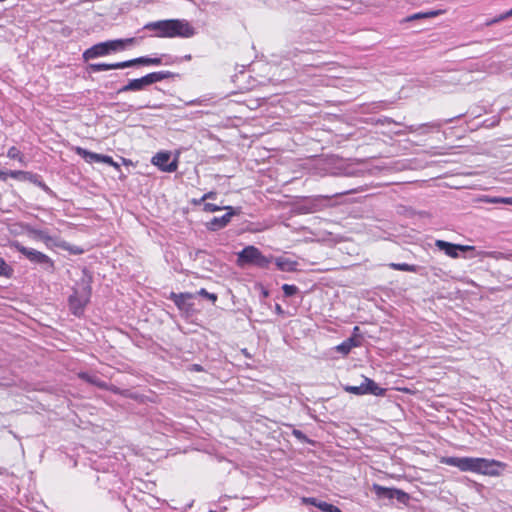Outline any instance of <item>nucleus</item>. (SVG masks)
Returning a JSON list of instances; mask_svg holds the SVG:
<instances>
[{
  "instance_id": "nucleus-1",
  "label": "nucleus",
  "mask_w": 512,
  "mask_h": 512,
  "mask_svg": "<svg viewBox=\"0 0 512 512\" xmlns=\"http://www.w3.org/2000/svg\"><path fill=\"white\" fill-rule=\"evenodd\" d=\"M442 463L457 467L463 472H473L488 476L499 474L502 463L493 459L478 457H444Z\"/></svg>"
},
{
  "instance_id": "nucleus-2",
  "label": "nucleus",
  "mask_w": 512,
  "mask_h": 512,
  "mask_svg": "<svg viewBox=\"0 0 512 512\" xmlns=\"http://www.w3.org/2000/svg\"><path fill=\"white\" fill-rule=\"evenodd\" d=\"M144 29L154 31L155 36L161 38H189L195 35L194 27L185 19H169L150 22L144 26Z\"/></svg>"
},
{
  "instance_id": "nucleus-3",
  "label": "nucleus",
  "mask_w": 512,
  "mask_h": 512,
  "mask_svg": "<svg viewBox=\"0 0 512 512\" xmlns=\"http://www.w3.org/2000/svg\"><path fill=\"white\" fill-rule=\"evenodd\" d=\"M135 41L134 38H127V39H116V40H109L106 42H101L93 45L92 47L86 49L83 52V59L85 61H89L91 59H95L97 57H103L107 56L113 52L122 51L124 50L128 45L133 44Z\"/></svg>"
},
{
  "instance_id": "nucleus-4",
  "label": "nucleus",
  "mask_w": 512,
  "mask_h": 512,
  "mask_svg": "<svg viewBox=\"0 0 512 512\" xmlns=\"http://www.w3.org/2000/svg\"><path fill=\"white\" fill-rule=\"evenodd\" d=\"M90 278L83 277L73 289L69 296V308L75 316H80L84 312L85 306L91 297Z\"/></svg>"
},
{
  "instance_id": "nucleus-5",
  "label": "nucleus",
  "mask_w": 512,
  "mask_h": 512,
  "mask_svg": "<svg viewBox=\"0 0 512 512\" xmlns=\"http://www.w3.org/2000/svg\"><path fill=\"white\" fill-rule=\"evenodd\" d=\"M237 263L239 266L249 264L266 268L270 263V259L264 256L257 247L250 245L237 253Z\"/></svg>"
},
{
  "instance_id": "nucleus-6",
  "label": "nucleus",
  "mask_w": 512,
  "mask_h": 512,
  "mask_svg": "<svg viewBox=\"0 0 512 512\" xmlns=\"http://www.w3.org/2000/svg\"><path fill=\"white\" fill-rule=\"evenodd\" d=\"M13 246L16 248L18 252L24 255L30 262L40 265L43 269L47 271H52L54 268V263L49 256L46 254L35 250L33 248H27L20 244L19 242L13 243Z\"/></svg>"
},
{
  "instance_id": "nucleus-7",
  "label": "nucleus",
  "mask_w": 512,
  "mask_h": 512,
  "mask_svg": "<svg viewBox=\"0 0 512 512\" xmlns=\"http://www.w3.org/2000/svg\"><path fill=\"white\" fill-rule=\"evenodd\" d=\"M330 199L331 197L322 195L306 197L298 204L297 208L301 213L319 212L330 206Z\"/></svg>"
},
{
  "instance_id": "nucleus-8",
  "label": "nucleus",
  "mask_w": 512,
  "mask_h": 512,
  "mask_svg": "<svg viewBox=\"0 0 512 512\" xmlns=\"http://www.w3.org/2000/svg\"><path fill=\"white\" fill-rule=\"evenodd\" d=\"M372 490L378 499H396L399 503H406L409 500V495L403 490L397 488H388L379 484H373Z\"/></svg>"
},
{
  "instance_id": "nucleus-9",
  "label": "nucleus",
  "mask_w": 512,
  "mask_h": 512,
  "mask_svg": "<svg viewBox=\"0 0 512 512\" xmlns=\"http://www.w3.org/2000/svg\"><path fill=\"white\" fill-rule=\"evenodd\" d=\"M435 246L451 258H458L459 251L465 252L474 249L473 246L453 244L444 240H436Z\"/></svg>"
},
{
  "instance_id": "nucleus-10",
  "label": "nucleus",
  "mask_w": 512,
  "mask_h": 512,
  "mask_svg": "<svg viewBox=\"0 0 512 512\" xmlns=\"http://www.w3.org/2000/svg\"><path fill=\"white\" fill-rule=\"evenodd\" d=\"M171 154L169 152H159L152 158V163L165 172H174L177 169V162L170 161Z\"/></svg>"
},
{
  "instance_id": "nucleus-11",
  "label": "nucleus",
  "mask_w": 512,
  "mask_h": 512,
  "mask_svg": "<svg viewBox=\"0 0 512 512\" xmlns=\"http://www.w3.org/2000/svg\"><path fill=\"white\" fill-rule=\"evenodd\" d=\"M227 213L221 217H214L210 222L207 223L208 229L215 231L221 228H224L231 220L232 216L235 214V211L231 206L225 207Z\"/></svg>"
},
{
  "instance_id": "nucleus-12",
  "label": "nucleus",
  "mask_w": 512,
  "mask_h": 512,
  "mask_svg": "<svg viewBox=\"0 0 512 512\" xmlns=\"http://www.w3.org/2000/svg\"><path fill=\"white\" fill-rule=\"evenodd\" d=\"M128 68L127 61L123 62H117V63H92L89 64L88 70L91 72H100V71H108V70H115V69H124Z\"/></svg>"
},
{
  "instance_id": "nucleus-13",
  "label": "nucleus",
  "mask_w": 512,
  "mask_h": 512,
  "mask_svg": "<svg viewBox=\"0 0 512 512\" xmlns=\"http://www.w3.org/2000/svg\"><path fill=\"white\" fill-rule=\"evenodd\" d=\"M192 297L193 296L191 293L172 292L170 294L169 299L172 300L179 309L188 310L190 305L187 303V301L190 300Z\"/></svg>"
},
{
  "instance_id": "nucleus-14",
  "label": "nucleus",
  "mask_w": 512,
  "mask_h": 512,
  "mask_svg": "<svg viewBox=\"0 0 512 512\" xmlns=\"http://www.w3.org/2000/svg\"><path fill=\"white\" fill-rule=\"evenodd\" d=\"M128 67H133L137 65H154L158 66L162 64V57L151 58L148 56H142L138 58H134L131 60H127Z\"/></svg>"
},
{
  "instance_id": "nucleus-15",
  "label": "nucleus",
  "mask_w": 512,
  "mask_h": 512,
  "mask_svg": "<svg viewBox=\"0 0 512 512\" xmlns=\"http://www.w3.org/2000/svg\"><path fill=\"white\" fill-rule=\"evenodd\" d=\"M173 77V73L170 71H158V72H152L145 76H143L145 84L147 86L152 85L154 83L160 82L164 79H168Z\"/></svg>"
},
{
  "instance_id": "nucleus-16",
  "label": "nucleus",
  "mask_w": 512,
  "mask_h": 512,
  "mask_svg": "<svg viewBox=\"0 0 512 512\" xmlns=\"http://www.w3.org/2000/svg\"><path fill=\"white\" fill-rule=\"evenodd\" d=\"M147 85L145 84L144 78H137L129 80L126 85L121 87L118 90V93H125V92H131V91H141L145 89Z\"/></svg>"
},
{
  "instance_id": "nucleus-17",
  "label": "nucleus",
  "mask_w": 512,
  "mask_h": 512,
  "mask_svg": "<svg viewBox=\"0 0 512 512\" xmlns=\"http://www.w3.org/2000/svg\"><path fill=\"white\" fill-rule=\"evenodd\" d=\"M365 394H372L375 396H383L386 392V389L380 387L377 383H375L372 379L368 377H364L363 379Z\"/></svg>"
},
{
  "instance_id": "nucleus-18",
  "label": "nucleus",
  "mask_w": 512,
  "mask_h": 512,
  "mask_svg": "<svg viewBox=\"0 0 512 512\" xmlns=\"http://www.w3.org/2000/svg\"><path fill=\"white\" fill-rule=\"evenodd\" d=\"M277 268L284 272H294L297 270L298 263L286 257H277L275 259Z\"/></svg>"
},
{
  "instance_id": "nucleus-19",
  "label": "nucleus",
  "mask_w": 512,
  "mask_h": 512,
  "mask_svg": "<svg viewBox=\"0 0 512 512\" xmlns=\"http://www.w3.org/2000/svg\"><path fill=\"white\" fill-rule=\"evenodd\" d=\"M359 345H360L359 340H357L355 337H350V338L346 339L345 341H343L341 344L337 345L335 349L337 352H339L343 355H347L350 353L352 348L357 347Z\"/></svg>"
},
{
  "instance_id": "nucleus-20",
  "label": "nucleus",
  "mask_w": 512,
  "mask_h": 512,
  "mask_svg": "<svg viewBox=\"0 0 512 512\" xmlns=\"http://www.w3.org/2000/svg\"><path fill=\"white\" fill-rule=\"evenodd\" d=\"M74 151L89 164L100 162L101 154L90 152L82 147H75Z\"/></svg>"
},
{
  "instance_id": "nucleus-21",
  "label": "nucleus",
  "mask_w": 512,
  "mask_h": 512,
  "mask_svg": "<svg viewBox=\"0 0 512 512\" xmlns=\"http://www.w3.org/2000/svg\"><path fill=\"white\" fill-rule=\"evenodd\" d=\"M304 501L316 506L323 512H333L334 509L336 508V506H334L330 503L322 502V501L318 502L315 498H304Z\"/></svg>"
},
{
  "instance_id": "nucleus-22",
  "label": "nucleus",
  "mask_w": 512,
  "mask_h": 512,
  "mask_svg": "<svg viewBox=\"0 0 512 512\" xmlns=\"http://www.w3.org/2000/svg\"><path fill=\"white\" fill-rule=\"evenodd\" d=\"M482 202L491 203V204H506L512 205V197H491V196H483L481 198Z\"/></svg>"
},
{
  "instance_id": "nucleus-23",
  "label": "nucleus",
  "mask_w": 512,
  "mask_h": 512,
  "mask_svg": "<svg viewBox=\"0 0 512 512\" xmlns=\"http://www.w3.org/2000/svg\"><path fill=\"white\" fill-rule=\"evenodd\" d=\"M14 274V269L2 257H0V277L11 278Z\"/></svg>"
},
{
  "instance_id": "nucleus-24",
  "label": "nucleus",
  "mask_w": 512,
  "mask_h": 512,
  "mask_svg": "<svg viewBox=\"0 0 512 512\" xmlns=\"http://www.w3.org/2000/svg\"><path fill=\"white\" fill-rule=\"evenodd\" d=\"M80 378L84 379L85 381L91 383V384H94L100 388H106L107 385L105 382L101 381L98 377L96 376H92V375H89L87 373H81L80 375Z\"/></svg>"
},
{
  "instance_id": "nucleus-25",
  "label": "nucleus",
  "mask_w": 512,
  "mask_h": 512,
  "mask_svg": "<svg viewBox=\"0 0 512 512\" xmlns=\"http://www.w3.org/2000/svg\"><path fill=\"white\" fill-rule=\"evenodd\" d=\"M6 173H7V177L9 176L13 179H20V180H24V179L32 180V178L35 177V175H33L29 172H25V171H9Z\"/></svg>"
},
{
  "instance_id": "nucleus-26",
  "label": "nucleus",
  "mask_w": 512,
  "mask_h": 512,
  "mask_svg": "<svg viewBox=\"0 0 512 512\" xmlns=\"http://www.w3.org/2000/svg\"><path fill=\"white\" fill-rule=\"evenodd\" d=\"M389 266L392 269L399 270V271H406V272H416L417 271V266L410 265L407 263H390Z\"/></svg>"
},
{
  "instance_id": "nucleus-27",
  "label": "nucleus",
  "mask_w": 512,
  "mask_h": 512,
  "mask_svg": "<svg viewBox=\"0 0 512 512\" xmlns=\"http://www.w3.org/2000/svg\"><path fill=\"white\" fill-rule=\"evenodd\" d=\"M439 14L438 11H429V12H425V13H415L409 17L406 18V21L410 22V21H414V20H417V19H421V18H432V17H435Z\"/></svg>"
},
{
  "instance_id": "nucleus-28",
  "label": "nucleus",
  "mask_w": 512,
  "mask_h": 512,
  "mask_svg": "<svg viewBox=\"0 0 512 512\" xmlns=\"http://www.w3.org/2000/svg\"><path fill=\"white\" fill-rule=\"evenodd\" d=\"M31 234L34 238L44 241L46 244L49 243L52 238L48 235V233L44 230H31Z\"/></svg>"
},
{
  "instance_id": "nucleus-29",
  "label": "nucleus",
  "mask_w": 512,
  "mask_h": 512,
  "mask_svg": "<svg viewBox=\"0 0 512 512\" xmlns=\"http://www.w3.org/2000/svg\"><path fill=\"white\" fill-rule=\"evenodd\" d=\"M344 390L354 395H365V389L363 382L359 386L346 385Z\"/></svg>"
},
{
  "instance_id": "nucleus-30",
  "label": "nucleus",
  "mask_w": 512,
  "mask_h": 512,
  "mask_svg": "<svg viewBox=\"0 0 512 512\" xmlns=\"http://www.w3.org/2000/svg\"><path fill=\"white\" fill-rule=\"evenodd\" d=\"M7 156L11 159H17L19 160L20 162L23 161V155L22 153L20 152L19 149H17L16 147H11L8 152H7Z\"/></svg>"
},
{
  "instance_id": "nucleus-31",
  "label": "nucleus",
  "mask_w": 512,
  "mask_h": 512,
  "mask_svg": "<svg viewBox=\"0 0 512 512\" xmlns=\"http://www.w3.org/2000/svg\"><path fill=\"white\" fill-rule=\"evenodd\" d=\"M282 290L286 297H291L298 292V287L295 285L284 284L282 286Z\"/></svg>"
},
{
  "instance_id": "nucleus-32",
  "label": "nucleus",
  "mask_w": 512,
  "mask_h": 512,
  "mask_svg": "<svg viewBox=\"0 0 512 512\" xmlns=\"http://www.w3.org/2000/svg\"><path fill=\"white\" fill-rule=\"evenodd\" d=\"M509 17H512V16H511V15H508V11H507V12H505V13H503V14H500L499 16H497V17H495V18H493V19H491V20L487 21V22L485 23V25H486V26H491V25H493V24H495V23H498V22H500V21H503V20H505V19H507V18H509Z\"/></svg>"
},
{
  "instance_id": "nucleus-33",
  "label": "nucleus",
  "mask_w": 512,
  "mask_h": 512,
  "mask_svg": "<svg viewBox=\"0 0 512 512\" xmlns=\"http://www.w3.org/2000/svg\"><path fill=\"white\" fill-rule=\"evenodd\" d=\"M198 294L200 296H203L209 300H211L212 302H215L217 300V295L214 294V293H209L206 289L202 288L198 291Z\"/></svg>"
},
{
  "instance_id": "nucleus-34",
  "label": "nucleus",
  "mask_w": 512,
  "mask_h": 512,
  "mask_svg": "<svg viewBox=\"0 0 512 512\" xmlns=\"http://www.w3.org/2000/svg\"><path fill=\"white\" fill-rule=\"evenodd\" d=\"M100 162H101V163L108 164V165L113 166V167H115V168H119V165H118L116 162H114V160L112 159V157L107 156V155H102V154H101Z\"/></svg>"
},
{
  "instance_id": "nucleus-35",
  "label": "nucleus",
  "mask_w": 512,
  "mask_h": 512,
  "mask_svg": "<svg viewBox=\"0 0 512 512\" xmlns=\"http://www.w3.org/2000/svg\"><path fill=\"white\" fill-rule=\"evenodd\" d=\"M221 209L222 208L220 206H217V205L212 204V203H205L204 204V210L207 211V212H216V211H219Z\"/></svg>"
},
{
  "instance_id": "nucleus-36",
  "label": "nucleus",
  "mask_w": 512,
  "mask_h": 512,
  "mask_svg": "<svg viewBox=\"0 0 512 512\" xmlns=\"http://www.w3.org/2000/svg\"><path fill=\"white\" fill-rule=\"evenodd\" d=\"M31 181H33L35 184H37L45 192H50V188L45 183H43L42 181L37 180L36 176L34 178H32Z\"/></svg>"
},
{
  "instance_id": "nucleus-37",
  "label": "nucleus",
  "mask_w": 512,
  "mask_h": 512,
  "mask_svg": "<svg viewBox=\"0 0 512 512\" xmlns=\"http://www.w3.org/2000/svg\"><path fill=\"white\" fill-rule=\"evenodd\" d=\"M216 196L215 192H208L203 195V197L200 199L199 203L202 201H205L206 199H213Z\"/></svg>"
},
{
  "instance_id": "nucleus-38",
  "label": "nucleus",
  "mask_w": 512,
  "mask_h": 512,
  "mask_svg": "<svg viewBox=\"0 0 512 512\" xmlns=\"http://www.w3.org/2000/svg\"><path fill=\"white\" fill-rule=\"evenodd\" d=\"M501 257L503 259H506V260H511L512 259V254H501Z\"/></svg>"
},
{
  "instance_id": "nucleus-39",
  "label": "nucleus",
  "mask_w": 512,
  "mask_h": 512,
  "mask_svg": "<svg viewBox=\"0 0 512 512\" xmlns=\"http://www.w3.org/2000/svg\"><path fill=\"white\" fill-rule=\"evenodd\" d=\"M0 179L6 180L7 179V173L4 171H0Z\"/></svg>"
},
{
  "instance_id": "nucleus-40",
  "label": "nucleus",
  "mask_w": 512,
  "mask_h": 512,
  "mask_svg": "<svg viewBox=\"0 0 512 512\" xmlns=\"http://www.w3.org/2000/svg\"><path fill=\"white\" fill-rule=\"evenodd\" d=\"M294 435L297 437V438H301L303 436L302 432L301 431H298V430H294Z\"/></svg>"
},
{
  "instance_id": "nucleus-41",
  "label": "nucleus",
  "mask_w": 512,
  "mask_h": 512,
  "mask_svg": "<svg viewBox=\"0 0 512 512\" xmlns=\"http://www.w3.org/2000/svg\"><path fill=\"white\" fill-rule=\"evenodd\" d=\"M192 367H193V370H195V371H201L202 370L201 366L198 365V364H194Z\"/></svg>"
},
{
  "instance_id": "nucleus-42",
  "label": "nucleus",
  "mask_w": 512,
  "mask_h": 512,
  "mask_svg": "<svg viewBox=\"0 0 512 512\" xmlns=\"http://www.w3.org/2000/svg\"><path fill=\"white\" fill-rule=\"evenodd\" d=\"M276 310H277V312H279V313H280V312H282V308H281V306H280V305H276Z\"/></svg>"
},
{
  "instance_id": "nucleus-43",
  "label": "nucleus",
  "mask_w": 512,
  "mask_h": 512,
  "mask_svg": "<svg viewBox=\"0 0 512 512\" xmlns=\"http://www.w3.org/2000/svg\"><path fill=\"white\" fill-rule=\"evenodd\" d=\"M333 512H342V511L338 507H336Z\"/></svg>"
},
{
  "instance_id": "nucleus-44",
  "label": "nucleus",
  "mask_w": 512,
  "mask_h": 512,
  "mask_svg": "<svg viewBox=\"0 0 512 512\" xmlns=\"http://www.w3.org/2000/svg\"><path fill=\"white\" fill-rule=\"evenodd\" d=\"M508 15L512 16V8L510 10H508Z\"/></svg>"
},
{
  "instance_id": "nucleus-45",
  "label": "nucleus",
  "mask_w": 512,
  "mask_h": 512,
  "mask_svg": "<svg viewBox=\"0 0 512 512\" xmlns=\"http://www.w3.org/2000/svg\"><path fill=\"white\" fill-rule=\"evenodd\" d=\"M133 109V106L132 105H129L128 106V110H132Z\"/></svg>"
},
{
  "instance_id": "nucleus-46",
  "label": "nucleus",
  "mask_w": 512,
  "mask_h": 512,
  "mask_svg": "<svg viewBox=\"0 0 512 512\" xmlns=\"http://www.w3.org/2000/svg\"><path fill=\"white\" fill-rule=\"evenodd\" d=\"M210 512H216V511H210Z\"/></svg>"
}]
</instances>
